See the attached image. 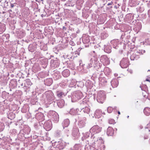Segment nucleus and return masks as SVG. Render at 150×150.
<instances>
[{
	"label": "nucleus",
	"mask_w": 150,
	"mask_h": 150,
	"mask_svg": "<svg viewBox=\"0 0 150 150\" xmlns=\"http://www.w3.org/2000/svg\"><path fill=\"white\" fill-rule=\"evenodd\" d=\"M150 71H150L149 70H148V71Z\"/></svg>",
	"instance_id": "64"
},
{
	"label": "nucleus",
	"mask_w": 150,
	"mask_h": 150,
	"mask_svg": "<svg viewBox=\"0 0 150 150\" xmlns=\"http://www.w3.org/2000/svg\"><path fill=\"white\" fill-rule=\"evenodd\" d=\"M98 59L96 56H93L89 60L86 65L87 68L89 69L92 67H95L98 63Z\"/></svg>",
	"instance_id": "1"
},
{
	"label": "nucleus",
	"mask_w": 150,
	"mask_h": 150,
	"mask_svg": "<svg viewBox=\"0 0 150 150\" xmlns=\"http://www.w3.org/2000/svg\"><path fill=\"white\" fill-rule=\"evenodd\" d=\"M142 25L140 24L137 25V27L134 28L135 31L138 32L141 29Z\"/></svg>",
	"instance_id": "29"
},
{
	"label": "nucleus",
	"mask_w": 150,
	"mask_h": 150,
	"mask_svg": "<svg viewBox=\"0 0 150 150\" xmlns=\"http://www.w3.org/2000/svg\"><path fill=\"white\" fill-rule=\"evenodd\" d=\"M70 44L72 45H74V43L72 42V41L70 42H69Z\"/></svg>",
	"instance_id": "45"
},
{
	"label": "nucleus",
	"mask_w": 150,
	"mask_h": 150,
	"mask_svg": "<svg viewBox=\"0 0 150 150\" xmlns=\"http://www.w3.org/2000/svg\"><path fill=\"white\" fill-rule=\"evenodd\" d=\"M83 97L82 93L80 91H77L74 92L71 97L72 100L76 101L81 99Z\"/></svg>",
	"instance_id": "3"
},
{
	"label": "nucleus",
	"mask_w": 150,
	"mask_h": 150,
	"mask_svg": "<svg viewBox=\"0 0 150 150\" xmlns=\"http://www.w3.org/2000/svg\"><path fill=\"white\" fill-rule=\"evenodd\" d=\"M91 147L88 144H87L85 146V150H90Z\"/></svg>",
	"instance_id": "37"
},
{
	"label": "nucleus",
	"mask_w": 150,
	"mask_h": 150,
	"mask_svg": "<svg viewBox=\"0 0 150 150\" xmlns=\"http://www.w3.org/2000/svg\"><path fill=\"white\" fill-rule=\"evenodd\" d=\"M76 85L77 86L81 88L83 86L84 83L81 81L76 82Z\"/></svg>",
	"instance_id": "30"
},
{
	"label": "nucleus",
	"mask_w": 150,
	"mask_h": 150,
	"mask_svg": "<svg viewBox=\"0 0 150 150\" xmlns=\"http://www.w3.org/2000/svg\"><path fill=\"white\" fill-rule=\"evenodd\" d=\"M139 58V55H137V54L134 52V53L131 55L130 57V59L132 60H137Z\"/></svg>",
	"instance_id": "19"
},
{
	"label": "nucleus",
	"mask_w": 150,
	"mask_h": 150,
	"mask_svg": "<svg viewBox=\"0 0 150 150\" xmlns=\"http://www.w3.org/2000/svg\"><path fill=\"white\" fill-rule=\"evenodd\" d=\"M81 149V146L79 144H76L74 146L71 148V150H80Z\"/></svg>",
	"instance_id": "23"
},
{
	"label": "nucleus",
	"mask_w": 150,
	"mask_h": 150,
	"mask_svg": "<svg viewBox=\"0 0 150 150\" xmlns=\"http://www.w3.org/2000/svg\"><path fill=\"white\" fill-rule=\"evenodd\" d=\"M81 112H83L84 113H86L87 114H89L90 111V109L87 107H85L84 108H83L82 109H81Z\"/></svg>",
	"instance_id": "25"
},
{
	"label": "nucleus",
	"mask_w": 150,
	"mask_h": 150,
	"mask_svg": "<svg viewBox=\"0 0 150 150\" xmlns=\"http://www.w3.org/2000/svg\"><path fill=\"white\" fill-rule=\"evenodd\" d=\"M82 41L84 44H86L85 46V47H88L89 45L88 44L90 42V40L89 37L88 36H83L82 37Z\"/></svg>",
	"instance_id": "10"
},
{
	"label": "nucleus",
	"mask_w": 150,
	"mask_h": 150,
	"mask_svg": "<svg viewBox=\"0 0 150 150\" xmlns=\"http://www.w3.org/2000/svg\"><path fill=\"white\" fill-rule=\"evenodd\" d=\"M32 45H29L28 47L29 51H30L31 52H33V50H32Z\"/></svg>",
	"instance_id": "41"
},
{
	"label": "nucleus",
	"mask_w": 150,
	"mask_h": 150,
	"mask_svg": "<svg viewBox=\"0 0 150 150\" xmlns=\"http://www.w3.org/2000/svg\"><path fill=\"white\" fill-rule=\"evenodd\" d=\"M148 14L149 17H150V9L149 11L148 12Z\"/></svg>",
	"instance_id": "47"
},
{
	"label": "nucleus",
	"mask_w": 150,
	"mask_h": 150,
	"mask_svg": "<svg viewBox=\"0 0 150 150\" xmlns=\"http://www.w3.org/2000/svg\"><path fill=\"white\" fill-rule=\"evenodd\" d=\"M118 114H119V115H120V111H118Z\"/></svg>",
	"instance_id": "53"
},
{
	"label": "nucleus",
	"mask_w": 150,
	"mask_h": 150,
	"mask_svg": "<svg viewBox=\"0 0 150 150\" xmlns=\"http://www.w3.org/2000/svg\"><path fill=\"white\" fill-rule=\"evenodd\" d=\"M104 51L108 53H110L111 52V47L109 43L104 45Z\"/></svg>",
	"instance_id": "13"
},
{
	"label": "nucleus",
	"mask_w": 150,
	"mask_h": 150,
	"mask_svg": "<svg viewBox=\"0 0 150 150\" xmlns=\"http://www.w3.org/2000/svg\"><path fill=\"white\" fill-rule=\"evenodd\" d=\"M100 60L104 65H107L110 63V60L106 55L101 56L100 58Z\"/></svg>",
	"instance_id": "5"
},
{
	"label": "nucleus",
	"mask_w": 150,
	"mask_h": 150,
	"mask_svg": "<svg viewBox=\"0 0 150 150\" xmlns=\"http://www.w3.org/2000/svg\"><path fill=\"white\" fill-rule=\"evenodd\" d=\"M70 134L69 129L68 128L64 129L62 133V136L65 137H68Z\"/></svg>",
	"instance_id": "16"
},
{
	"label": "nucleus",
	"mask_w": 150,
	"mask_h": 150,
	"mask_svg": "<svg viewBox=\"0 0 150 150\" xmlns=\"http://www.w3.org/2000/svg\"><path fill=\"white\" fill-rule=\"evenodd\" d=\"M85 84L88 87H91L92 86L91 82L89 81H86Z\"/></svg>",
	"instance_id": "33"
},
{
	"label": "nucleus",
	"mask_w": 150,
	"mask_h": 150,
	"mask_svg": "<svg viewBox=\"0 0 150 150\" xmlns=\"http://www.w3.org/2000/svg\"><path fill=\"white\" fill-rule=\"evenodd\" d=\"M42 15H41V16H43Z\"/></svg>",
	"instance_id": "61"
},
{
	"label": "nucleus",
	"mask_w": 150,
	"mask_h": 150,
	"mask_svg": "<svg viewBox=\"0 0 150 150\" xmlns=\"http://www.w3.org/2000/svg\"><path fill=\"white\" fill-rule=\"evenodd\" d=\"M102 112L100 109L97 110L95 112V114L96 116L98 118L101 115Z\"/></svg>",
	"instance_id": "24"
},
{
	"label": "nucleus",
	"mask_w": 150,
	"mask_h": 150,
	"mask_svg": "<svg viewBox=\"0 0 150 150\" xmlns=\"http://www.w3.org/2000/svg\"><path fill=\"white\" fill-rule=\"evenodd\" d=\"M93 140L95 143H96L98 144H103L104 143V141L101 137L97 138L94 137H93Z\"/></svg>",
	"instance_id": "14"
},
{
	"label": "nucleus",
	"mask_w": 150,
	"mask_h": 150,
	"mask_svg": "<svg viewBox=\"0 0 150 150\" xmlns=\"http://www.w3.org/2000/svg\"><path fill=\"white\" fill-rule=\"evenodd\" d=\"M59 142H55V143H59Z\"/></svg>",
	"instance_id": "58"
},
{
	"label": "nucleus",
	"mask_w": 150,
	"mask_h": 150,
	"mask_svg": "<svg viewBox=\"0 0 150 150\" xmlns=\"http://www.w3.org/2000/svg\"><path fill=\"white\" fill-rule=\"evenodd\" d=\"M111 83L113 88L116 87L118 84V81L117 79H113L111 81Z\"/></svg>",
	"instance_id": "17"
},
{
	"label": "nucleus",
	"mask_w": 150,
	"mask_h": 150,
	"mask_svg": "<svg viewBox=\"0 0 150 150\" xmlns=\"http://www.w3.org/2000/svg\"><path fill=\"white\" fill-rule=\"evenodd\" d=\"M50 113L52 120L55 122H58L59 120V115L58 114L54 111H51Z\"/></svg>",
	"instance_id": "8"
},
{
	"label": "nucleus",
	"mask_w": 150,
	"mask_h": 150,
	"mask_svg": "<svg viewBox=\"0 0 150 150\" xmlns=\"http://www.w3.org/2000/svg\"><path fill=\"white\" fill-rule=\"evenodd\" d=\"M102 129V128L98 125H95L93 126L90 130V132L91 134H94L100 132Z\"/></svg>",
	"instance_id": "4"
},
{
	"label": "nucleus",
	"mask_w": 150,
	"mask_h": 150,
	"mask_svg": "<svg viewBox=\"0 0 150 150\" xmlns=\"http://www.w3.org/2000/svg\"><path fill=\"white\" fill-rule=\"evenodd\" d=\"M55 135L56 137H59L61 135H62V133L60 130H57L55 133Z\"/></svg>",
	"instance_id": "31"
},
{
	"label": "nucleus",
	"mask_w": 150,
	"mask_h": 150,
	"mask_svg": "<svg viewBox=\"0 0 150 150\" xmlns=\"http://www.w3.org/2000/svg\"><path fill=\"white\" fill-rule=\"evenodd\" d=\"M93 52H95V51H93Z\"/></svg>",
	"instance_id": "62"
},
{
	"label": "nucleus",
	"mask_w": 150,
	"mask_h": 150,
	"mask_svg": "<svg viewBox=\"0 0 150 150\" xmlns=\"http://www.w3.org/2000/svg\"><path fill=\"white\" fill-rule=\"evenodd\" d=\"M132 16L133 17V15L132 14H128L127 15V16L128 17H131Z\"/></svg>",
	"instance_id": "43"
},
{
	"label": "nucleus",
	"mask_w": 150,
	"mask_h": 150,
	"mask_svg": "<svg viewBox=\"0 0 150 150\" xmlns=\"http://www.w3.org/2000/svg\"><path fill=\"white\" fill-rule=\"evenodd\" d=\"M44 127L46 130L47 131L50 130L52 128L51 122L50 121H48L45 122L44 125Z\"/></svg>",
	"instance_id": "9"
},
{
	"label": "nucleus",
	"mask_w": 150,
	"mask_h": 150,
	"mask_svg": "<svg viewBox=\"0 0 150 150\" xmlns=\"http://www.w3.org/2000/svg\"><path fill=\"white\" fill-rule=\"evenodd\" d=\"M129 117V116H127V118Z\"/></svg>",
	"instance_id": "59"
},
{
	"label": "nucleus",
	"mask_w": 150,
	"mask_h": 150,
	"mask_svg": "<svg viewBox=\"0 0 150 150\" xmlns=\"http://www.w3.org/2000/svg\"><path fill=\"white\" fill-rule=\"evenodd\" d=\"M49 82L47 84V86H50L51 85L52 83V80L51 79H47L46 80V82Z\"/></svg>",
	"instance_id": "34"
},
{
	"label": "nucleus",
	"mask_w": 150,
	"mask_h": 150,
	"mask_svg": "<svg viewBox=\"0 0 150 150\" xmlns=\"http://www.w3.org/2000/svg\"><path fill=\"white\" fill-rule=\"evenodd\" d=\"M146 81H150L149 80V79H146Z\"/></svg>",
	"instance_id": "52"
},
{
	"label": "nucleus",
	"mask_w": 150,
	"mask_h": 150,
	"mask_svg": "<svg viewBox=\"0 0 150 150\" xmlns=\"http://www.w3.org/2000/svg\"><path fill=\"white\" fill-rule=\"evenodd\" d=\"M76 81L75 79H72L71 81V82L70 83V85L71 87H73V86H74L76 84Z\"/></svg>",
	"instance_id": "32"
},
{
	"label": "nucleus",
	"mask_w": 150,
	"mask_h": 150,
	"mask_svg": "<svg viewBox=\"0 0 150 150\" xmlns=\"http://www.w3.org/2000/svg\"><path fill=\"white\" fill-rule=\"evenodd\" d=\"M93 150H98L97 149H93Z\"/></svg>",
	"instance_id": "54"
},
{
	"label": "nucleus",
	"mask_w": 150,
	"mask_h": 150,
	"mask_svg": "<svg viewBox=\"0 0 150 150\" xmlns=\"http://www.w3.org/2000/svg\"><path fill=\"white\" fill-rule=\"evenodd\" d=\"M144 112L146 115H149L150 114V108L148 107L145 108L144 110Z\"/></svg>",
	"instance_id": "26"
},
{
	"label": "nucleus",
	"mask_w": 150,
	"mask_h": 150,
	"mask_svg": "<svg viewBox=\"0 0 150 150\" xmlns=\"http://www.w3.org/2000/svg\"><path fill=\"white\" fill-rule=\"evenodd\" d=\"M108 36V35L107 34H105L104 33H103L101 34V38L104 39L106 38Z\"/></svg>",
	"instance_id": "38"
},
{
	"label": "nucleus",
	"mask_w": 150,
	"mask_h": 150,
	"mask_svg": "<svg viewBox=\"0 0 150 150\" xmlns=\"http://www.w3.org/2000/svg\"><path fill=\"white\" fill-rule=\"evenodd\" d=\"M59 103H58V105H59Z\"/></svg>",
	"instance_id": "63"
},
{
	"label": "nucleus",
	"mask_w": 150,
	"mask_h": 150,
	"mask_svg": "<svg viewBox=\"0 0 150 150\" xmlns=\"http://www.w3.org/2000/svg\"><path fill=\"white\" fill-rule=\"evenodd\" d=\"M26 83L28 86H30L32 84V83L30 81V80L29 79H26Z\"/></svg>",
	"instance_id": "39"
},
{
	"label": "nucleus",
	"mask_w": 150,
	"mask_h": 150,
	"mask_svg": "<svg viewBox=\"0 0 150 150\" xmlns=\"http://www.w3.org/2000/svg\"><path fill=\"white\" fill-rule=\"evenodd\" d=\"M86 120V119L85 117L79 120L78 123V125L79 128H82L85 126Z\"/></svg>",
	"instance_id": "12"
},
{
	"label": "nucleus",
	"mask_w": 150,
	"mask_h": 150,
	"mask_svg": "<svg viewBox=\"0 0 150 150\" xmlns=\"http://www.w3.org/2000/svg\"><path fill=\"white\" fill-rule=\"evenodd\" d=\"M135 52L137 55H139V56L140 55L144 53L145 52V51L143 50H139L137 49L136 50Z\"/></svg>",
	"instance_id": "21"
},
{
	"label": "nucleus",
	"mask_w": 150,
	"mask_h": 150,
	"mask_svg": "<svg viewBox=\"0 0 150 150\" xmlns=\"http://www.w3.org/2000/svg\"><path fill=\"white\" fill-rule=\"evenodd\" d=\"M11 6L12 8H13L14 6V4H11Z\"/></svg>",
	"instance_id": "46"
},
{
	"label": "nucleus",
	"mask_w": 150,
	"mask_h": 150,
	"mask_svg": "<svg viewBox=\"0 0 150 150\" xmlns=\"http://www.w3.org/2000/svg\"><path fill=\"white\" fill-rule=\"evenodd\" d=\"M70 124V121L68 119H66L64 120L63 122V126L64 129V127H68Z\"/></svg>",
	"instance_id": "20"
},
{
	"label": "nucleus",
	"mask_w": 150,
	"mask_h": 150,
	"mask_svg": "<svg viewBox=\"0 0 150 150\" xmlns=\"http://www.w3.org/2000/svg\"><path fill=\"white\" fill-rule=\"evenodd\" d=\"M106 98V95L103 91H99L98 93L97 96V101L100 103H103Z\"/></svg>",
	"instance_id": "2"
},
{
	"label": "nucleus",
	"mask_w": 150,
	"mask_h": 150,
	"mask_svg": "<svg viewBox=\"0 0 150 150\" xmlns=\"http://www.w3.org/2000/svg\"><path fill=\"white\" fill-rule=\"evenodd\" d=\"M129 63L127 58H123L120 62V65L122 68H125L128 66Z\"/></svg>",
	"instance_id": "6"
},
{
	"label": "nucleus",
	"mask_w": 150,
	"mask_h": 150,
	"mask_svg": "<svg viewBox=\"0 0 150 150\" xmlns=\"http://www.w3.org/2000/svg\"><path fill=\"white\" fill-rule=\"evenodd\" d=\"M63 76L64 77H67L70 74V71L69 70L66 69L64 70L62 73Z\"/></svg>",
	"instance_id": "22"
},
{
	"label": "nucleus",
	"mask_w": 150,
	"mask_h": 150,
	"mask_svg": "<svg viewBox=\"0 0 150 150\" xmlns=\"http://www.w3.org/2000/svg\"><path fill=\"white\" fill-rule=\"evenodd\" d=\"M109 123L110 124H114L115 122V120L112 119H110L109 120Z\"/></svg>",
	"instance_id": "40"
},
{
	"label": "nucleus",
	"mask_w": 150,
	"mask_h": 150,
	"mask_svg": "<svg viewBox=\"0 0 150 150\" xmlns=\"http://www.w3.org/2000/svg\"><path fill=\"white\" fill-rule=\"evenodd\" d=\"M105 69H109V68H106Z\"/></svg>",
	"instance_id": "57"
},
{
	"label": "nucleus",
	"mask_w": 150,
	"mask_h": 150,
	"mask_svg": "<svg viewBox=\"0 0 150 150\" xmlns=\"http://www.w3.org/2000/svg\"><path fill=\"white\" fill-rule=\"evenodd\" d=\"M36 118L40 121H42L45 120L44 114L40 112L37 113L35 115Z\"/></svg>",
	"instance_id": "11"
},
{
	"label": "nucleus",
	"mask_w": 150,
	"mask_h": 150,
	"mask_svg": "<svg viewBox=\"0 0 150 150\" xmlns=\"http://www.w3.org/2000/svg\"><path fill=\"white\" fill-rule=\"evenodd\" d=\"M57 95L59 97H60L64 95V93L61 91H57Z\"/></svg>",
	"instance_id": "35"
},
{
	"label": "nucleus",
	"mask_w": 150,
	"mask_h": 150,
	"mask_svg": "<svg viewBox=\"0 0 150 150\" xmlns=\"http://www.w3.org/2000/svg\"><path fill=\"white\" fill-rule=\"evenodd\" d=\"M113 110V108H112L111 107H108L107 108V111L109 113H110L112 112Z\"/></svg>",
	"instance_id": "36"
},
{
	"label": "nucleus",
	"mask_w": 150,
	"mask_h": 150,
	"mask_svg": "<svg viewBox=\"0 0 150 150\" xmlns=\"http://www.w3.org/2000/svg\"><path fill=\"white\" fill-rule=\"evenodd\" d=\"M53 94L51 92L47 93H46V96L47 99L50 101L52 100L54 98Z\"/></svg>",
	"instance_id": "15"
},
{
	"label": "nucleus",
	"mask_w": 150,
	"mask_h": 150,
	"mask_svg": "<svg viewBox=\"0 0 150 150\" xmlns=\"http://www.w3.org/2000/svg\"><path fill=\"white\" fill-rule=\"evenodd\" d=\"M89 133L88 132H86V133L85 134V135L84 136L86 137H88L89 136Z\"/></svg>",
	"instance_id": "42"
},
{
	"label": "nucleus",
	"mask_w": 150,
	"mask_h": 150,
	"mask_svg": "<svg viewBox=\"0 0 150 150\" xmlns=\"http://www.w3.org/2000/svg\"><path fill=\"white\" fill-rule=\"evenodd\" d=\"M80 133L79 129L76 127L73 128L72 132V136L74 139L78 138L79 136Z\"/></svg>",
	"instance_id": "7"
},
{
	"label": "nucleus",
	"mask_w": 150,
	"mask_h": 150,
	"mask_svg": "<svg viewBox=\"0 0 150 150\" xmlns=\"http://www.w3.org/2000/svg\"><path fill=\"white\" fill-rule=\"evenodd\" d=\"M42 15H41V16H43Z\"/></svg>",
	"instance_id": "60"
},
{
	"label": "nucleus",
	"mask_w": 150,
	"mask_h": 150,
	"mask_svg": "<svg viewBox=\"0 0 150 150\" xmlns=\"http://www.w3.org/2000/svg\"><path fill=\"white\" fill-rule=\"evenodd\" d=\"M114 133V131L113 128L111 127H109L107 129V134L108 136H112Z\"/></svg>",
	"instance_id": "18"
},
{
	"label": "nucleus",
	"mask_w": 150,
	"mask_h": 150,
	"mask_svg": "<svg viewBox=\"0 0 150 150\" xmlns=\"http://www.w3.org/2000/svg\"><path fill=\"white\" fill-rule=\"evenodd\" d=\"M78 50H80V48H79Z\"/></svg>",
	"instance_id": "56"
},
{
	"label": "nucleus",
	"mask_w": 150,
	"mask_h": 150,
	"mask_svg": "<svg viewBox=\"0 0 150 150\" xmlns=\"http://www.w3.org/2000/svg\"><path fill=\"white\" fill-rule=\"evenodd\" d=\"M39 1H43V0H38Z\"/></svg>",
	"instance_id": "55"
},
{
	"label": "nucleus",
	"mask_w": 150,
	"mask_h": 150,
	"mask_svg": "<svg viewBox=\"0 0 150 150\" xmlns=\"http://www.w3.org/2000/svg\"><path fill=\"white\" fill-rule=\"evenodd\" d=\"M129 72L131 74L133 73V71L132 70L129 69Z\"/></svg>",
	"instance_id": "44"
},
{
	"label": "nucleus",
	"mask_w": 150,
	"mask_h": 150,
	"mask_svg": "<svg viewBox=\"0 0 150 150\" xmlns=\"http://www.w3.org/2000/svg\"><path fill=\"white\" fill-rule=\"evenodd\" d=\"M114 76H118V74H117L115 73V74H114Z\"/></svg>",
	"instance_id": "50"
},
{
	"label": "nucleus",
	"mask_w": 150,
	"mask_h": 150,
	"mask_svg": "<svg viewBox=\"0 0 150 150\" xmlns=\"http://www.w3.org/2000/svg\"><path fill=\"white\" fill-rule=\"evenodd\" d=\"M115 45H114V46H113V47L115 48V49H117V46H115Z\"/></svg>",
	"instance_id": "49"
},
{
	"label": "nucleus",
	"mask_w": 150,
	"mask_h": 150,
	"mask_svg": "<svg viewBox=\"0 0 150 150\" xmlns=\"http://www.w3.org/2000/svg\"><path fill=\"white\" fill-rule=\"evenodd\" d=\"M70 113L71 115H74L77 114V109H71L70 111Z\"/></svg>",
	"instance_id": "28"
},
{
	"label": "nucleus",
	"mask_w": 150,
	"mask_h": 150,
	"mask_svg": "<svg viewBox=\"0 0 150 150\" xmlns=\"http://www.w3.org/2000/svg\"><path fill=\"white\" fill-rule=\"evenodd\" d=\"M112 42H113L115 44L116 43V40H114L113 41H112Z\"/></svg>",
	"instance_id": "51"
},
{
	"label": "nucleus",
	"mask_w": 150,
	"mask_h": 150,
	"mask_svg": "<svg viewBox=\"0 0 150 150\" xmlns=\"http://www.w3.org/2000/svg\"><path fill=\"white\" fill-rule=\"evenodd\" d=\"M112 2H111V3H108V4H107V5L108 6H109V5H111L112 4Z\"/></svg>",
	"instance_id": "48"
},
{
	"label": "nucleus",
	"mask_w": 150,
	"mask_h": 150,
	"mask_svg": "<svg viewBox=\"0 0 150 150\" xmlns=\"http://www.w3.org/2000/svg\"><path fill=\"white\" fill-rule=\"evenodd\" d=\"M107 82V81L104 78H101L99 80V83L103 86L105 85Z\"/></svg>",
	"instance_id": "27"
}]
</instances>
